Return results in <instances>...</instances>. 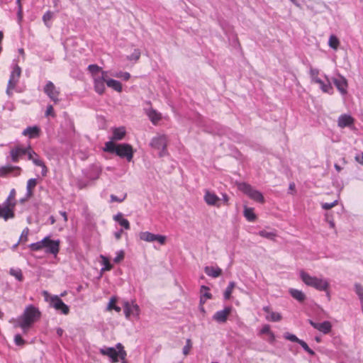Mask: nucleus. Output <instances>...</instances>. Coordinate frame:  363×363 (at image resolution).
I'll return each mask as SVG.
<instances>
[{"label": "nucleus", "instance_id": "1", "mask_svg": "<svg viewBox=\"0 0 363 363\" xmlns=\"http://www.w3.org/2000/svg\"><path fill=\"white\" fill-rule=\"evenodd\" d=\"M41 317V312L38 308L33 305L28 306L23 314L19 317L18 324L16 327L21 328L24 333H26L29 328Z\"/></svg>", "mask_w": 363, "mask_h": 363}, {"label": "nucleus", "instance_id": "2", "mask_svg": "<svg viewBox=\"0 0 363 363\" xmlns=\"http://www.w3.org/2000/svg\"><path fill=\"white\" fill-rule=\"evenodd\" d=\"M104 151L109 153H115L117 156L126 158L128 162L133 160L134 151L131 145L128 143L116 144L113 141L105 143Z\"/></svg>", "mask_w": 363, "mask_h": 363}, {"label": "nucleus", "instance_id": "3", "mask_svg": "<svg viewBox=\"0 0 363 363\" xmlns=\"http://www.w3.org/2000/svg\"><path fill=\"white\" fill-rule=\"evenodd\" d=\"M60 240H52L50 237H45L41 241L30 244L29 248L32 251H40L44 249L46 253L56 255L60 251Z\"/></svg>", "mask_w": 363, "mask_h": 363}, {"label": "nucleus", "instance_id": "4", "mask_svg": "<svg viewBox=\"0 0 363 363\" xmlns=\"http://www.w3.org/2000/svg\"><path fill=\"white\" fill-rule=\"evenodd\" d=\"M300 277L306 285L313 287L318 291H322L329 289L330 283L325 279L311 276L304 271L300 272Z\"/></svg>", "mask_w": 363, "mask_h": 363}, {"label": "nucleus", "instance_id": "5", "mask_svg": "<svg viewBox=\"0 0 363 363\" xmlns=\"http://www.w3.org/2000/svg\"><path fill=\"white\" fill-rule=\"evenodd\" d=\"M99 352L102 355L108 356L113 363L118 362V358H120L121 360H125L127 357V352L124 350V347L121 343H117L116 348H101L100 349Z\"/></svg>", "mask_w": 363, "mask_h": 363}, {"label": "nucleus", "instance_id": "6", "mask_svg": "<svg viewBox=\"0 0 363 363\" xmlns=\"http://www.w3.org/2000/svg\"><path fill=\"white\" fill-rule=\"evenodd\" d=\"M238 189L254 201L261 203L264 202V199L262 193L254 189L250 184L240 183L238 185Z\"/></svg>", "mask_w": 363, "mask_h": 363}, {"label": "nucleus", "instance_id": "7", "mask_svg": "<svg viewBox=\"0 0 363 363\" xmlns=\"http://www.w3.org/2000/svg\"><path fill=\"white\" fill-rule=\"evenodd\" d=\"M26 155H28V160H31L35 165L42 168L41 174L43 177H45L48 172V167L44 161L40 159V156L33 150L30 145L27 147Z\"/></svg>", "mask_w": 363, "mask_h": 363}, {"label": "nucleus", "instance_id": "8", "mask_svg": "<svg viewBox=\"0 0 363 363\" xmlns=\"http://www.w3.org/2000/svg\"><path fill=\"white\" fill-rule=\"evenodd\" d=\"M21 74V68L18 65H15L13 67L11 75L9 80L8 82L7 89H6V93L8 95H12L13 90L15 89L16 85L18 83Z\"/></svg>", "mask_w": 363, "mask_h": 363}, {"label": "nucleus", "instance_id": "9", "mask_svg": "<svg viewBox=\"0 0 363 363\" xmlns=\"http://www.w3.org/2000/svg\"><path fill=\"white\" fill-rule=\"evenodd\" d=\"M44 92L45 94L50 98L51 101H52L55 104H57L60 101V89L56 87L53 82L48 81L45 86H44Z\"/></svg>", "mask_w": 363, "mask_h": 363}, {"label": "nucleus", "instance_id": "10", "mask_svg": "<svg viewBox=\"0 0 363 363\" xmlns=\"http://www.w3.org/2000/svg\"><path fill=\"white\" fill-rule=\"evenodd\" d=\"M94 91L99 95L104 94L106 91L105 84L107 81V72H103L102 74L92 79Z\"/></svg>", "mask_w": 363, "mask_h": 363}, {"label": "nucleus", "instance_id": "11", "mask_svg": "<svg viewBox=\"0 0 363 363\" xmlns=\"http://www.w3.org/2000/svg\"><path fill=\"white\" fill-rule=\"evenodd\" d=\"M15 207L13 203H6L4 201L2 204H0V218L7 220L15 217Z\"/></svg>", "mask_w": 363, "mask_h": 363}, {"label": "nucleus", "instance_id": "12", "mask_svg": "<svg viewBox=\"0 0 363 363\" xmlns=\"http://www.w3.org/2000/svg\"><path fill=\"white\" fill-rule=\"evenodd\" d=\"M50 304L56 311H60L64 315H67L69 313V308L62 300L57 296H51L50 298Z\"/></svg>", "mask_w": 363, "mask_h": 363}, {"label": "nucleus", "instance_id": "13", "mask_svg": "<svg viewBox=\"0 0 363 363\" xmlns=\"http://www.w3.org/2000/svg\"><path fill=\"white\" fill-rule=\"evenodd\" d=\"M140 240L145 242H154L157 241L161 245H164L166 242V236L162 235H155L150 232H141L139 235Z\"/></svg>", "mask_w": 363, "mask_h": 363}, {"label": "nucleus", "instance_id": "14", "mask_svg": "<svg viewBox=\"0 0 363 363\" xmlns=\"http://www.w3.org/2000/svg\"><path fill=\"white\" fill-rule=\"evenodd\" d=\"M21 168L18 166L6 165L0 167V177H5L8 174L18 177L21 174Z\"/></svg>", "mask_w": 363, "mask_h": 363}, {"label": "nucleus", "instance_id": "15", "mask_svg": "<svg viewBox=\"0 0 363 363\" xmlns=\"http://www.w3.org/2000/svg\"><path fill=\"white\" fill-rule=\"evenodd\" d=\"M232 311V307H225L223 310L216 312L213 316V319L218 323H225Z\"/></svg>", "mask_w": 363, "mask_h": 363}, {"label": "nucleus", "instance_id": "16", "mask_svg": "<svg viewBox=\"0 0 363 363\" xmlns=\"http://www.w3.org/2000/svg\"><path fill=\"white\" fill-rule=\"evenodd\" d=\"M167 143V137L165 135H159L152 139L150 146L156 150L164 151L166 150Z\"/></svg>", "mask_w": 363, "mask_h": 363}, {"label": "nucleus", "instance_id": "17", "mask_svg": "<svg viewBox=\"0 0 363 363\" xmlns=\"http://www.w3.org/2000/svg\"><path fill=\"white\" fill-rule=\"evenodd\" d=\"M203 199L208 206H213L216 207L220 206V199L215 193L211 192L209 190L205 191Z\"/></svg>", "mask_w": 363, "mask_h": 363}, {"label": "nucleus", "instance_id": "18", "mask_svg": "<svg viewBox=\"0 0 363 363\" xmlns=\"http://www.w3.org/2000/svg\"><path fill=\"white\" fill-rule=\"evenodd\" d=\"M27 147H23L21 145H16L12 147L10 150V156L11 161L13 162H18L20 158L26 155Z\"/></svg>", "mask_w": 363, "mask_h": 363}, {"label": "nucleus", "instance_id": "19", "mask_svg": "<svg viewBox=\"0 0 363 363\" xmlns=\"http://www.w3.org/2000/svg\"><path fill=\"white\" fill-rule=\"evenodd\" d=\"M124 313L126 318H130L131 315L138 316L140 313L139 306L134 303L125 302L124 303Z\"/></svg>", "mask_w": 363, "mask_h": 363}, {"label": "nucleus", "instance_id": "20", "mask_svg": "<svg viewBox=\"0 0 363 363\" xmlns=\"http://www.w3.org/2000/svg\"><path fill=\"white\" fill-rule=\"evenodd\" d=\"M309 323L315 329L323 333L324 334H328L331 331L332 325L329 321H324L323 323H315L311 320H309Z\"/></svg>", "mask_w": 363, "mask_h": 363}, {"label": "nucleus", "instance_id": "21", "mask_svg": "<svg viewBox=\"0 0 363 363\" xmlns=\"http://www.w3.org/2000/svg\"><path fill=\"white\" fill-rule=\"evenodd\" d=\"M354 119L351 116L342 114L338 118L337 124L340 128L351 127L354 125Z\"/></svg>", "mask_w": 363, "mask_h": 363}, {"label": "nucleus", "instance_id": "22", "mask_svg": "<svg viewBox=\"0 0 363 363\" xmlns=\"http://www.w3.org/2000/svg\"><path fill=\"white\" fill-rule=\"evenodd\" d=\"M333 82L342 94L347 93V82L345 77L340 76L338 78H334Z\"/></svg>", "mask_w": 363, "mask_h": 363}, {"label": "nucleus", "instance_id": "23", "mask_svg": "<svg viewBox=\"0 0 363 363\" xmlns=\"http://www.w3.org/2000/svg\"><path fill=\"white\" fill-rule=\"evenodd\" d=\"M263 311L267 313L266 320L272 322H278L282 319L279 313L274 312L269 306H264Z\"/></svg>", "mask_w": 363, "mask_h": 363}, {"label": "nucleus", "instance_id": "24", "mask_svg": "<svg viewBox=\"0 0 363 363\" xmlns=\"http://www.w3.org/2000/svg\"><path fill=\"white\" fill-rule=\"evenodd\" d=\"M112 137L111 138V141H118L123 140L126 135V130L124 126L112 128Z\"/></svg>", "mask_w": 363, "mask_h": 363}, {"label": "nucleus", "instance_id": "25", "mask_svg": "<svg viewBox=\"0 0 363 363\" xmlns=\"http://www.w3.org/2000/svg\"><path fill=\"white\" fill-rule=\"evenodd\" d=\"M40 129L38 126H30L23 131V135L29 138H35L39 137Z\"/></svg>", "mask_w": 363, "mask_h": 363}, {"label": "nucleus", "instance_id": "26", "mask_svg": "<svg viewBox=\"0 0 363 363\" xmlns=\"http://www.w3.org/2000/svg\"><path fill=\"white\" fill-rule=\"evenodd\" d=\"M204 272L208 276L213 278L218 277L222 274V269L218 267H206L204 268Z\"/></svg>", "mask_w": 363, "mask_h": 363}, {"label": "nucleus", "instance_id": "27", "mask_svg": "<svg viewBox=\"0 0 363 363\" xmlns=\"http://www.w3.org/2000/svg\"><path fill=\"white\" fill-rule=\"evenodd\" d=\"M114 220L118 222L122 227H123L125 230H129L130 228V225L129 221L124 218L123 214L121 213H118L113 217Z\"/></svg>", "mask_w": 363, "mask_h": 363}, {"label": "nucleus", "instance_id": "28", "mask_svg": "<svg viewBox=\"0 0 363 363\" xmlns=\"http://www.w3.org/2000/svg\"><path fill=\"white\" fill-rule=\"evenodd\" d=\"M87 69L91 73L92 79L100 76L102 74L103 72H104L102 68L97 65H89Z\"/></svg>", "mask_w": 363, "mask_h": 363}, {"label": "nucleus", "instance_id": "29", "mask_svg": "<svg viewBox=\"0 0 363 363\" xmlns=\"http://www.w3.org/2000/svg\"><path fill=\"white\" fill-rule=\"evenodd\" d=\"M106 85L119 93L122 91V84L119 81L107 79Z\"/></svg>", "mask_w": 363, "mask_h": 363}, {"label": "nucleus", "instance_id": "30", "mask_svg": "<svg viewBox=\"0 0 363 363\" xmlns=\"http://www.w3.org/2000/svg\"><path fill=\"white\" fill-rule=\"evenodd\" d=\"M289 293L294 298L299 302H303L306 299V295L300 290L291 289L289 290Z\"/></svg>", "mask_w": 363, "mask_h": 363}, {"label": "nucleus", "instance_id": "31", "mask_svg": "<svg viewBox=\"0 0 363 363\" xmlns=\"http://www.w3.org/2000/svg\"><path fill=\"white\" fill-rule=\"evenodd\" d=\"M147 115L153 124H157L162 118L161 113L154 109H150Z\"/></svg>", "mask_w": 363, "mask_h": 363}, {"label": "nucleus", "instance_id": "32", "mask_svg": "<svg viewBox=\"0 0 363 363\" xmlns=\"http://www.w3.org/2000/svg\"><path fill=\"white\" fill-rule=\"evenodd\" d=\"M37 185L36 179H30L27 182V197L30 198L33 195V190Z\"/></svg>", "mask_w": 363, "mask_h": 363}, {"label": "nucleus", "instance_id": "33", "mask_svg": "<svg viewBox=\"0 0 363 363\" xmlns=\"http://www.w3.org/2000/svg\"><path fill=\"white\" fill-rule=\"evenodd\" d=\"M244 216L248 221L252 222L256 220V215L252 208L245 207L244 209Z\"/></svg>", "mask_w": 363, "mask_h": 363}, {"label": "nucleus", "instance_id": "34", "mask_svg": "<svg viewBox=\"0 0 363 363\" xmlns=\"http://www.w3.org/2000/svg\"><path fill=\"white\" fill-rule=\"evenodd\" d=\"M328 45L331 48L336 50L340 46V40L335 35H331L329 38Z\"/></svg>", "mask_w": 363, "mask_h": 363}, {"label": "nucleus", "instance_id": "35", "mask_svg": "<svg viewBox=\"0 0 363 363\" xmlns=\"http://www.w3.org/2000/svg\"><path fill=\"white\" fill-rule=\"evenodd\" d=\"M9 274L19 281H22L23 280V275L21 269H20L11 268L10 269Z\"/></svg>", "mask_w": 363, "mask_h": 363}, {"label": "nucleus", "instance_id": "36", "mask_svg": "<svg viewBox=\"0 0 363 363\" xmlns=\"http://www.w3.org/2000/svg\"><path fill=\"white\" fill-rule=\"evenodd\" d=\"M235 286V284L234 281H230L229 283L228 286H227V288L224 292V298L225 300H228L230 298L231 294L233 293V291Z\"/></svg>", "mask_w": 363, "mask_h": 363}, {"label": "nucleus", "instance_id": "37", "mask_svg": "<svg viewBox=\"0 0 363 363\" xmlns=\"http://www.w3.org/2000/svg\"><path fill=\"white\" fill-rule=\"evenodd\" d=\"M259 235L261 237L265 238H267L268 240H274L277 237V234L275 233L268 232L265 230L259 231Z\"/></svg>", "mask_w": 363, "mask_h": 363}, {"label": "nucleus", "instance_id": "38", "mask_svg": "<svg viewBox=\"0 0 363 363\" xmlns=\"http://www.w3.org/2000/svg\"><path fill=\"white\" fill-rule=\"evenodd\" d=\"M53 18V12L50 11H48L43 16V21L44 22L45 25L50 28V21Z\"/></svg>", "mask_w": 363, "mask_h": 363}, {"label": "nucleus", "instance_id": "39", "mask_svg": "<svg viewBox=\"0 0 363 363\" xmlns=\"http://www.w3.org/2000/svg\"><path fill=\"white\" fill-rule=\"evenodd\" d=\"M318 84L320 85V87L323 92L328 93V94H331L333 92V87L329 82L327 84H325L320 79V83H318Z\"/></svg>", "mask_w": 363, "mask_h": 363}, {"label": "nucleus", "instance_id": "40", "mask_svg": "<svg viewBox=\"0 0 363 363\" xmlns=\"http://www.w3.org/2000/svg\"><path fill=\"white\" fill-rule=\"evenodd\" d=\"M16 191L15 189H12L5 201H6V203H13V205L16 206Z\"/></svg>", "mask_w": 363, "mask_h": 363}, {"label": "nucleus", "instance_id": "41", "mask_svg": "<svg viewBox=\"0 0 363 363\" xmlns=\"http://www.w3.org/2000/svg\"><path fill=\"white\" fill-rule=\"evenodd\" d=\"M260 333L262 334H268L270 337L271 341H274L275 340L274 334L271 331L270 326L269 325H264L262 327Z\"/></svg>", "mask_w": 363, "mask_h": 363}, {"label": "nucleus", "instance_id": "42", "mask_svg": "<svg viewBox=\"0 0 363 363\" xmlns=\"http://www.w3.org/2000/svg\"><path fill=\"white\" fill-rule=\"evenodd\" d=\"M310 74L312 78L313 82L317 84L320 83V79L318 77L319 72L316 69H311L310 71Z\"/></svg>", "mask_w": 363, "mask_h": 363}, {"label": "nucleus", "instance_id": "43", "mask_svg": "<svg viewBox=\"0 0 363 363\" xmlns=\"http://www.w3.org/2000/svg\"><path fill=\"white\" fill-rule=\"evenodd\" d=\"M192 348V342L191 339H187L186 341V345L183 348V354L186 356L189 354Z\"/></svg>", "mask_w": 363, "mask_h": 363}, {"label": "nucleus", "instance_id": "44", "mask_svg": "<svg viewBox=\"0 0 363 363\" xmlns=\"http://www.w3.org/2000/svg\"><path fill=\"white\" fill-rule=\"evenodd\" d=\"M303 348V350L308 352L309 354L311 355H314L315 354V352L313 350H312L309 347L308 345H307V343L306 342H304L303 340H300L298 342Z\"/></svg>", "mask_w": 363, "mask_h": 363}, {"label": "nucleus", "instance_id": "45", "mask_svg": "<svg viewBox=\"0 0 363 363\" xmlns=\"http://www.w3.org/2000/svg\"><path fill=\"white\" fill-rule=\"evenodd\" d=\"M28 235H29V229L28 228H26L23 230L22 233H21V237H20V239H19V242H26L28 241Z\"/></svg>", "mask_w": 363, "mask_h": 363}, {"label": "nucleus", "instance_id": "46", "mask_svg": "<svg viewBox=\"0 0 363 363\" xmlns=\"http://www.w3.org/2000/svg\"><path fill=\"white\" fill-rule=\"evenodd\" d=\"M355 291H356L357 294L358 295L361 303H362V301H363V288H362V286L359 284H356L355 285Z\"/></svg>", "mask_w": 363, "mask_h": 363}, {"label": "nucleus", "instance_id": "47", "mask_svg": "<svg viewBox=\"0 0 363 363\" xmlns=\"http://www.w3.org/2000/svg\"><path fill=\"white\" fill-rule=\"evenodd\" d=\"M127 197V194L125 193L122 198H118V196L113 195V194H111V202H118V203H121L123 202Z\"/></svg>", "mask_w": 363, "mask_h": 363}, {"label": "nucleus", "instance_id": "48", "mask_svg": "<svg viewBox=\"0 0 363 363\" xmlns=\"http://www.w3.org/2000/svg\"><path fill=\"white\" fill-rule=\"evenodd\" d=\"M284 337H285V339H286V340H288L289 341H291V342H297V343L300 340V339H298L295 335L291 334V333H286L284 335Z\"/></svg>", "mask_w": 363, "mask_h": 363}, {"label": "nucleus", "instance_id": "49", "mask_svg": "<svg viewBox=\"0 0 363 363\" xmlns=\"http://www.w3.org/2000/svg\"><path fill=\"white\" fill-rule=\"evenodd\" d=\"M103 258V264L104 265V267L103 268V270L104 271H110L112 269V265L111 264L109 260L105 257H102Z\"/></svg>", "mask_w": 363, "mask_h": 363}, {"label": "nucleus", "instance_id": "50", "mask_svg": "<svg viewBox=\"0 0 363 363\" xmlns=\"http://www.w3.org/2000/svg\"><path fill=\"white\" fill-rule=\"evenodd\" d=\"M140 57V52L139 50L136 49L134 52L128 57V59L130 60H138Z\"/></svg>", "mask_w": 363, "mask_h": 363}, {"label": "nucleus", "instance_id": "51", "mask_svg": "<svg viewBox=\"0 0 363 363\" xmlns=\"http://www.w3.org/2000/svg\"><path fill=\"white\" fill-rule=\"evenodd\" d=\"M14 342H15V344L18 346H23L26 343L25 340L22 338V337L19 334L15 335Z\"/></svg>", "mask_w": 363, "mask_h": 363}, {"label": "nucleus", "instance_id": "52", "mask_svg": "<svg viewBox=\"0 0 363 363\" xmlns=\"http://www.w3.org/2000/svg\"><path fill=\"white\" fill-rule=\"evenodd\" d=\"M45 116H52V118H55L56 116L53 106L52 105H48L47 106V110L45 111Z\"/></svg>", "mask_w": 363, "mask_h": 363}, {"label": "nucleus", "instance_id": "53", "mask_svg": "<svg viewBox=\"0 0 363 363\" xmlns=\"http://www.w3.org/2000/svg\"><path fill=\"white\" fill-rule=\"evenodd\" d=\"M337 205V201H335L332 203H322V208L325 210H329Z\"/></svg>", "mask_w": 363, "mask_h": 363}, {"label": "nucleus", "instance_id": "54", "mask_svg": "<svg viewBox=\"0 0 363 363\" xmlns=\"http://www.w3.org/2000/svg\"><path fill=\"white\" fill-rule=\"evenodd\" d=\"M124 252L123 250H121L117 253V256L114 258L113 261L116 263H119L124 259Z\"/></svg>", "mask_w": 363, "mask_h": 363}, {"label": "nucleus", "instance_id": "55", "mask_svg": "<svg viewBox=\"0 0 363 363\" xmlns=\"http://www.w3.org/2000/svg\"><path fill=\"white\" fill-rule=\"evenodd\" d=\"M115 77L122 78L124 80L127 81L130 78V74L128 72H119L115 74Z\"/></svg>", "mask_w": 363, "mask_h": 363}, {"label": "nucleus", "instance_id": "56", "mask_svg": "<svg viewBox=\"0 0 363 363\" xmlns=\"http://www.w3.org/2000/svg\"><path fill=\"white\" fill-rule=\"evenodd\" d=\"M208 290H209L208 287L205 286H201V292L205 291V292L203 293V296H205L208 299H210V298H211L212 296H211V294L208 292Z\"/></svg>", "mask_w": 363, "mask_h": 363}, {"label": "nucleus", "instance_id": "57", "mask_svg": "<svg viewBox=\"0 0 363 363\" xmlns=\"http://www.w3.org/2000/svg\"><path fill=\"white\" fill-rule=\"evenodd\" d=\"M116 298L115 297L111 298L108 303V309L113 310L114 306H116Z\"/></svg>", "mask_w": 363, "mask_h": 363}, {"label": "nucleus", "instance_id": "58", "mask_svg": "<svg viewBox=\"0 0 363 363\" xmlns=\"http://www.w3.org/2000/svg\"><path fill=\"white\" fill-rule=\"evenodd\" d=\"M223 200L226 205H228L229 198L226 194L223 195Z\"/></svg>", "mask_w": 363, "mask_h": 363}, {"label": "nucleus", "instance_id": "59", "mask_svg": "<svg viewBox=\"0 0 363 363\" xmlns=\"http://www.w3.org/2000/svg\"><path fill=\"white\" fill-rule=\"evenodd\" d=\"M122 233H123V230H121L119 232H117L115 233V237L117 240L121 239Z\"/></svg>", "mask_w": 363, "mask_h": 363}, {"label": "nucleus", "instance_id": "60", "mask_svg": "<svg viewBox=\"0 0 363 363\" xmlns=\"http://www.w3.org/2000/svg\"><path fill=\"white\" fill-rule=\"evenodd\" d=\"M60 214H61V215H62V216L63 217L64 220H65V222H67V215L66 212H65V211H61V212H60Z\"/></svg>", "mask_w": 363, "mask_h": 363}, {"label": "nucleus", "instance_id": "61", "mask_svg": "<svg viewBox=\"0 0 363 363\" xmlns=\"http://www.w3.org/2000/svg\"><path fill=\"white\" fill-rule=\"evenodd\" d=\"M324 291L326 293V296H327L328 301H330L331 296H330V293L329 290L327 289V291Z\"/></svg>", "mask_w": 363, "mask_h": 363}, {"label": "nucleus", "instance_id": "62", "mask_svg": "<svg viewBox=\"0 0 363 363\" xmlns=\"http://www.w3.org/2000/svg\"><path fill=\"white\" fill-rule=\"evenodd\" d=\"M356 160L363 165V152L362 153V158L359 160L357 157H356Z\"/></svg>", "mask_w": 363, "mask_h": 363}, {"label": "nucleus", "instance_id": "63", "mask_svg": "<svg viewBox=\"0 0 363 363\" xmlns=\"http://www.w3.org/2000/svg\"><path fill=\"white\" fill-rule=\"evenodd\" d=\"M57 333L60 336H61V335H62V333H63V330H62V329H61V328H58V329L57 330Z\"/></svg>", "mask_w": 363, "mask_h": 363}, {"label": "nucleus", "instance_id": "64", "mask_svg": "<svg viewBox=\"0 0 363 363\" xmlns=\"http://www.w3.org/2000/svg\"><path fill=\"white\" fill-rule=\"evenodd\" d=\"M289 189H290V190H294V189H295V184H294V183H291V184H290V185H289Z\"/></svg>", "mask_w": 363, "mask_h": 363}]
</instances>
